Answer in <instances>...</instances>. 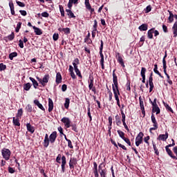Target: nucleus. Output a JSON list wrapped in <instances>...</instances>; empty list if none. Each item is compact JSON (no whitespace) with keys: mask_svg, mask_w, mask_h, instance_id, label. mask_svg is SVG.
Returning a JSON list of instances; mask_svg holds the SVG:
<instances>
[{"mask_svg":"<svg viewBox=\"0 0 177 177\" xmlns=\"http://www.w3.org/2000/svg\"><path fill=\"white\" fill-rule=\"evenodd\" d=\"M62 160V162H60ZM56 162L61 164L62 172L64 174L66 172V164H67V160H66V156H62V154H58L56 158Z\"/></svg>","mask_w":177,"mask_h":177,"instance_id":"f257e3e1","label":"nucleus"},{"mask_svg":"<svg viewBox=\"0 0 177 177\" xmlns=\"http://www.w3.org/2000/svg\"><path fill=\"white\" fill-rule=\"evenodd\" d=\"M151 120L153 124V127L149 129L150 133H151V131H157L158 129V122H157V120L153 113H151Z\"/></svg>","mask_w":177,"mask_h":177,"instance_id":"f03ea898","label":"nucleus"},{"mask_svg":"<svg viewBox=\"0 0 177 177\" xmlns=\"http://www.w3.org/2000/svg\"><path fill=\"white\" fill-rule=\"evenodd\" d=\"M10 154H12V152L9 150V149L3 148L1 150V156H3V158H4L6 161L9 160L10 158Z\"/></svg>","mask_w":177,"mask_h":177,"instance_id":"7ed1b4c3","label":"nucleus"},{"mask_svg":"<svg viewBox=\"0 0 177 177\" xmlns=\"http://www.w3.org/2000/svg\"><path fill=\"white\" fill-rule=\"evenodd\" d=\"M49 78H50L49 74L45 75L43 79H41L39 77H37V81L39 82V84H41L42 86H45V85H46V84L49 82Z\"/></svg>","mask_w":177,"mask_h":177,"instance_id":"20e7f679","label":"nucleus"},{"mask_svg":"<svg viewBox=\"0 0 177 177\" xmlns=\"http://www.w3.org/2000/svg\"><path fill=\"white\" fill-rule=\"evenodd\" d=\"M143 136H145V134L143 132H140L138 136L136 138V146L137 147H139L142 143H143Z\"/></svg>","mask_w":177,"mask_h":177,"instance_id":"39448f33","label":"nucleus"},{"mask_svg":"<svg viewBox=\"0 0 177 177\" xmlns=\"http://www.w3.org/2000/svg\"><path fill=\"white\" fill-rule=\"evenodd\" d=\"M116 69H114L113 71V89H118V77H117V75L115 74Z\"/></svg>","mask_w":177,"mask_h":177,"instance_id":"423d86ee","label":"nucleus"},{"mask_svg":"<svg viewBox=\"0 0 177 177\" xmlns=\"http://www.w3.org/2000/svg\"><path fill=\"white\" fill-rule=\"evenodd\" d=\"M149 89H153V88H154V84L153 83V72L150 73L149 80L147 82V84H146L147 88H149Z\"/></svg>","mask_w":177,"mask_h":177,"instance_id":"0eeeda50","label":"nucleus"},{"mask_svg":"<svg viewBox=\"0 0 177 177\" xmlns=\"http://www.w3.org/2000/svg\"><path fill=\"white\" fill-rule=\"evenodd\" d=\"M61 122H63V124H64V127L66 128H70L71 127V120L68 118L64 117L61 120Z\"/></svg>","mask_w":177,"mask_h":177,"instance_id":"6e6552de","label":"nucleus"},{"mask_svg":"<svg viewBox=\"0 0 177 177\" xmlns=\"http://www.w3.org/2000/svg\"><path fill=\"white\" fill-rule=\"evenodd\" d=\"M78 164V160L75 158H71L69 160V168L70 169H74L75 165Z\"/></svg>","mask_w":177,"mask_h":177,"instance_id":"1a4fd4ad","label":"nucleus"},{"mask_svg":"<svg viewBox=\"0 0 177 177\" xmlns=\"http://www.w3.org/2000/svg\"><path fill=\"white\" fill-rule=\"evenodd\" d=\"M147 71V69L145 67L141 68V72L140 75L142 78V84H146V72Z\"/></svg>","mask_w":177,"mask_h":177,"instance_id":"9d476101","label":"nucleus"},{"mask_svg":"<svg viewBox=\"0 0 177 177\" xmlns=\"http://www.w3.org/2000/svg\"><path fill=\"white\" fill-rule=\"evenodd\" d=\"M57 138V131H53L49 136V140L50 143H54L56 142V139Z\"/></svg>","mask_w":177,"mask_h":177,"instance_id":"9b49d317","label":"nucleus"},{"mask_svg":"<svg viewBox=\"0 0 177 177\" xmlns=\"http://www.w3.org/2000/svg\"><path fill=\"white\" fill-rule=\"evenodd\" d=\"M168 136H169V134L168 132H165V134H160L157 138L158 140H162V142H165L168 139Z\"/></svg>","mask_w":177,"mask_h":177,"instance_id":"f8f14e48","label":"nucleus"},{"mask_svg":"<svg viewBox=\"0 0 177 177\" xmlns=\"http://www.w3.org/2000/svg\"><path fill=\"white\" fill-rule=\"evenodd\" d=\"M49 142H50V140H49V136L48 135V133H46L45 135V138L43 142V146L44 147H49Z\"/></svg>","mask_w":177,"mask_h":177,"instance_id":"ddd939ff","label":"nucleus"},{"mask_svg":"<svg viewBox=\"0 0 177 177\" xmlns=\"http://www.w3.org/2000/svg\"><path fill=\"white\" fill-rule=\"evenodd\" d=\"M58 31H59V32L66 34V35H68L71 31V29H70V28H59Z\"/></svg>","mask_w":177,"mask_h":177,"instance_id":"4468645a","label":"nucleus"},{"mask_svg":"<svg viewBox=\"0 0 177 177\" xmlns=\"http://www.w3.org/2000/svg\"><path fill=\"white\" fill-rule=\"evenodd\" d=\"M165 150L166 152L167 153L168 156H169V157H171V158H173V160H177V156L176 155H174V153H172V151L171 150V149L168 148V147H165Z\"/></svg>","mask_w":177,"mask_h":177,"instance_id":"2eb2a0df","label":"nucleus"},{"mask_svg":"<svg viewBox=\"0 0 177 177\" xmlns=\"http://www.w3.org/2000/svg\"><path fill=\"white\" fill-rule=\"evenodd\" d=\"M9 7H10V12H11V15L12 16H16V13L15 12V4L13 3V1L10 0L9 1Z\"/></svg>","mask_w":177,"mask_h":177,"instance_id":"dca6fc26","label":"nucleus"},{"mask_svg":"<svg viewBox=\"0 0 177 177\" xmlns=\"http://www.w3.org/2000/svg\"><path fill=\"white\" fill-rule=\"evenodd\" d=\"M171 30L173 31L174 38L177 37V21L174 24Z\"/></svg>","mask_w":177,"mask_h":177,"instance_id":"f3484780","label":"nucleus"},{"mask_svg":"<svg viewBox=\"0 0 177 177\" xmlns=\"http://www.w3.org/2000/svg\"><path fill=\"white\" fill-rule=\"evenodd\" d=\"M20 118H12V124L15 127H20Z\"/></svg>","mask_w":177,"mask_h":177,"instance_id":"a211bd4d","label":"nucleus"},{"mask_svg":"<svg viewBox=\"0 0 177 177\" xmlns=\"http://www.w3.org/2000/svg\"><path fill=\"white\" fill-rule=\"evenodd\" d=\"M115 124H116L117 127H120V125H121L122 124V122L121 121V116H120L118 114H117L115 116Z\"/></svg>","mask_w":177,"mask_h":177,"instance_id":"6ab92c4d","label":"nucleus"},{"mask_svg":"<svg viewBox=\"0 0 177 177\" xmlns=\"http://www.w3.org/2000/svg\"><path fill=\"white\" fill-rule=\"evenodd\" d=\"M154 30H156V28H152L147 32V37L149 39H153V34H154Z\"/></svg>","mask_w":177,"mask_h":177,"instance_id":"aec40b11","label":"nucleus"},{"mask_svg":"<svg viewBox=\"0 0 177 177\" xmlns=\"http://www.w3.org/2000/svg\"><path fill=\"white\" fill-rule=\"evenodd\" d=\"M34 104L40 109V110H42V111H45V108L42 105V104L39 103V101L38 100H34Z\"/></svg>","mask_w":177,"mask_h":177,"instance_id":"412c9836","label":"nucleus"},{"mask_svg":"<svg viewBox=\"0 0 177 177\" xmlns=\"http://www.w3.org/2000/svg\"><path fill=\"white\" fill-rule=\"evenodd\" d=\"M53 111V100L51 98H48V112Z\"/></svg>","mask_w":177,"mask_h":177,"instance_id":"4be33fe9","label":"nucleus"},{"mask_svg":"<svg viewBox=\"0 0 177 177\" xmlns=\"http://www.w3.org/2000/svg\"><path fill=\"white\" fill-rule=\"evenodd\" d=\"M26 128L28 132H30V133H34V132H35V129L34 127L31 126V124L30 123H27Z\"/></svg>","mask_w":177,"mask_h":177,"instance_id":"5701e85b","label":"nucleus"},{"mask_svg":"<svg viewBox=\"0 0 177 177\" xmlns=\"http://www.w3.org/2000/svg\"><path fill=\"white\" fill-rule=\"evenodd\" d=\"M8 41H13V39H15V32H12V33L10 35H9L8 37H4V41H6V42H8Z\"/></svg>","mask_w":177,"mask_h":177,"instance_id":"b1692460","label":"nucleus"},{"mask_svg":"<svg viewBox=\"0 0 177 177\" xmlns=\"http://www.w3.org/2000/svg\"><path fill=\"white\" fill-rule=\"evenodd\" d=\"M32 28L36 35H42V33H43L42 30H41L39 28H37L36 26H32Z\"/></svg>","mask_w":177,"mask_h":177,"instance_id":"393cba45","label":"nucleus"},{"mask_svg":"<svg viewBox=\"0 0 177 177\" xmlns=\"http://www.w3.org/2000/svg\"><path fill=\"white\" fill-rule=\"evenodd\" d=\"M62 73H60V72L57 73L55 82L57 84H60L62 82Z\"/></svg>","mask_w":177,"mask_h":177,"instance_id":"a878e982","label":"nucleus"},{"mask_svg":"<svg viewBox=\"0 0 177 177\" xmlns=\"http://www.w3.org/2000/svg\"><path fill=\"white\" fill-rule=\"evenodd\" d=\"M148 27L149 26L147 25V24H142L141 26H139L138 30H140V31H147Z\"/></svg>","mask_w":177,"mask_h":177,"instance_id":"bb28decb","label":"nucleus"},{"mask_svg":"<svg viewBox=\"0 0 177 177\" xmlns=\"http://www.w3.org/2000/svg\"><path fill=\"white\" fill-rule=\"evenodd\" d=\"M66 12L69 19H75V15H74V13L73 12V11H71V10L66 9Z\"/></svg>","mask_w":177,"mask_h":177,"instance_id":"cd10ccee","label":"nucleus"},{"mask_svg":"<svg viewBox=\"0 0 177 177\" xmlns=\"http://www.w3.org/2000/svg\"><path fill=\"white\" fill-rule=\"evenodd\" d=\"M29 80L32 82L34 88L37 89V88H38V82H37V80L32 77H30Z\"/></svg>","mask_w":177,"mask_h":177,"instance_id":"c85d7f7f","label":"nucleus"},{"mask_svg":"<svg viewBox=\"0 0 177 177\" xmlns=\"http://www.w3.org/2000/svg\"><path fill=\"white\" fill-rule=\"evenodd\" d=\"M153 71L156 74H157L158 75H159V77H160V78H164V76L161 75V73H160V71H158V66L157 64L154 65V68H153Z\"/></svg>","mask_w":177,"mask_h":177,"instance_id":"c756f323","label":"nucleus"},{"mask_svg":"<svg viewBox=\"0 0 177 177\" xmlns=\"http://www.w3.org/2000/svg\"><path fill=\"white\" fill-rule=\"evenodd\" d=\"M169 16L168 18L169 23H173L174 22V17L175 15H174V13L171 12V11L168 10Z\"/></svg>","mask_w":177,"mask_h":177,"instance_id":"7c9ffc66","label":"nucleus"},{"mask_svg":"<svg viewBox=\"0 0 177 177\" xmlns=\"http://www.w3.org/2000/svg\"><path fill=\"white\" fill-rule=\"evenodd\" d=\"M152 113H156V115H158L161 113V110L158 106H153L152 107Z\"/></svg>","mask_w":177,"mask_h":177,"instance_id":"2f4dec72","label":"nucleus"},{"mask_svg":"<svg viewBox=\"0 0 177 177\" xmlns=\"http://www.w3.org/2000/svg\"><path fill=\"white\" fill-rule=\"evenodd\" d=\"M162 103L166 109V110H167L168 111H170V113H174V110H172V108H171V106H169V105L167 103H165V102L162 101Z\"/></svg>","mask_w":177,"mask_h":177,"instance_id":"473e14b6","label":"nucleus"},{"mask_svg":"<svg viewBox=\"0 0 177 177\" xmlns=\"http://www.w3.org/2000/svg\"><path fill=\"white\" fill-rule=\"evenodd\" d=\"M113 93L115 100H119L118 95H120V91L118 89H113Z\"/></svg>","mask_w":177,"mask_h":177,"instance_id":"72a5a7b5","label":"nucleus"},{"mask_svg":"<svg viewBox=\"0 0 177 177\" xmlns=\"http://www.w3.org/2000/svg\"><path fill=\"white\" fill-rule=\"evenodd\" d=\"M90 81H88V88L92 89L93 88V77H90Z\"/></svg>","mask_w":177,"mask_h":177,"instance_id":"f704fd0d","label":"nucleus"},{"mask_svg":"<svg viewBox=\"0 0 177 177\" xmlns=\"http://www.w3.org/2000/svg\"><path fill=\"white\" fill-rule=\"evenodd\" d=\"M14 57H17V52H13L9 54L10 60H13Z\"/></svg>","mask_w":177,"mask_h":177,"instance_id":"c9c22d12","label":"nucleus"},{"mask_svg":"<svg viewBox=\"0 0 177 177\" xmlns=\"http://www.w3.org/2000/svg\"><path fill=\"white\" fill-rule=\"evenodd\" d=\"M116 59H117L118 63H122V62H124V59H122V57L121 56V54H120V53H117Z\"/></svg>","mask_w":177,"mask_h":177,"instance_id":"e433bc0d","label":"nucleus"},{"mask_svg":"<svg viewBox=\"0 0 177 177\" xmlns=\"http://www.w3.org/2000/svg\"><path fill=\"white\" fill-rule=\"evenodd\" d=\"M87 115L90 119L89 122H92V115H91V104H89L88 107Z\"/></svg>","mask_w":177,"mask_h":177,"instance_id":"4c0bfd02","label":"nucleus"},{"mask_svg":"<svg viewBox=\"0 0 177 177\" xmlns=\"http://www.w3.org/2000/svg\"><path fill=\"white\" fill-rule=\"evenodd\" d=\"M23 115V109H19L17 111V113L16 115V117L17 118H21V116Z\"/></svg>","mask_w":177,"mask_h":177,"instance_id":"58836bf2","label":"nucleus"},{"mask_svg":"<svg viewBox=\"0 0 177 177\" xmlns=\"http://www.w3.org/2000/svg\"><path fill=\"white\" fill-rule=\"evenodd\" d=\"M71 127L72 131H74V132L78 133V128L77 127V124H71Z\"/></svg>","mask_w":177,"mask_h":177,"instance_id":"ea45409f","label":"nucleus"},{"mask_svg":"<svg viewBox=\"0 0 177 177\" xmlns=\"http://www.w3.org/2000/svg\"><path fill=\"white\" fill-rule=\"evenodd\" d=\"M163 71L167 77V78H169V75L167 73V64H165V61H164L163 64Z\"/></svg>","mask_w":177,"mask_h":177,"instance_id":"a19ab883","label":"nucleus"},{"mask_svg":"<svg viewBox=\"0 0 177 177\" xmlns=\"http://www.w3.org/2000/svg\"><path fill=\"white\" fill-rule=\"evenodd\" d=\"M120 138H121V139H124L125 138V133H124V131H121V130H118L117 131Z\"/></svg>","mask_w":177,"mask_h":177,"instance_id":"79ce46f5","label":"nucleus"},{"mask_svg":"<svg viewBox=\"0 0 177 177\" xmlns=\"http://www.w3.org/2000/svg\"><path fill=\"white\" fill-rule=\"evenodd\" d=\"M59 12L61 13V16L62 17H64V16H65V15H64V8L62 5H59Z\"/></svg>","mask_w":177,"mask_h":177,"instance_id":"37998d69","label":"nucleus"},{"mask_svg":"<svg viewBox=\"0 0 177 177\" xmlns=\"http://www.w3.org/2000/svg\"><path fill=\"white\" fill-rule=\"evenodd\" d=\"M149 102L151 104H152V107H157L158 105L157 104V98H155L153 101H151V100H149Z\"/></svg>","mask_w":177,"mask_h":177,"instance_id":"c03bdc74","label":"nucleus"},{"mask_svg":"<svg viewBox=\"0 0 177 177\" xmlns=\"http://www.w3.org/2000/svg\"><path fill=\"white\" fill-rule=\"evenodd\" d=\"M64 107L65 109H68L70 107V99L66 98L65 103H64Z\"/></svg>","mask_w":177,"mask_h":177,"instance_id":"a18cd8bd","label":"nucleus"},{"mask_svg":"<svg viewBox=\"0 0 177 177\" xmlns=\"http://www.w3.org/2000/svg\"><path fill=\"white\" fill-rule=\"evenodd\" d=\"M84 4L86 6V9H91V8H92V6H91V3H89V0H85Z\"/></svg>","mask_w":177,"mask_h":177,"instance_id":"49530a36","label":"nucleus"},{"mask_svg":"<svg viewBox=\"0 0 177 177\" xmlns=\"http://www.w3.org/2000/svg\"><path fill=\"white\" fill-rule=\"evenodd\" d=\"M151 5H149L147 6L146 8L144 9V12L145 13H149V12H151Z\"/></svg>","mask_w":177,"mask_h":177,"instance_id":"de8ad7c7","label":"nucleus"},{"mask_svg":"<svg viewBox=\"0 0 177 177\" xmlns=\"http://www.w3.org/2000/svg\"><path fill=\"white\" fill-rule=\"evenodd\" d=\"M109 127L108 129H111L113 125V118L111 116L109 117Z\"/></svg>","mask_w":177,"mask_h":177,"instance_id":"09e8293b","label":"nucleus"},{"mask_svg":"<svg viewBox=\"0 0 177 177\" xmlns=\"http://www.w3.org/2000/svg\"><path fill=\"white\" fill-rule=\"evenodd\" d=\"M120 113L122 115V122H124L126 121L125 113H124V111L122 109H120Z\"/></svg>","mask_w":177,"mask_h":177,"instance_id":"8fccbe9b","label":"nucleus"},{"mask_svg":"<svg viewBox=\"0 0 177 177\" xmlns=\"http://www.w3.org/2000/svg\"><path fill=\"white\" fill-rule=\"evenodd\" d=\"M21 24H23L21 22H18L17 27L15 28V31L17 32H19V31H20V29L21 28Z\"/></svg>","mask_w":177,"mask_h":177,"instance_id":"3c124183","label":"nucleus"},{"mask_svg":"<svg viewBox=\"0 0 177 177\" xmlns=\"http://www.w3.org/2000/svg\"><path fill=\"white\" fill-rule=\"evenodd\" d=\"M26 111L28 113H32V106L30 104H28L26 107Z\"/></svg>","mask_w":177,"mask_h":177,"instance_id":"603ef678","label":"nucleus"},{"mask_svg":"<svg viewBox=\"0 0 177 177\" xmlns=\"http://www.w3.org/2000/svg\"><path fill=\"white\" fill-rule=\"evenodd\" d=\"M101 177H106V169H104L103 170H101L99 171Z\"/></svg>","mask_w":177,"mask_h":177,"instance_id":"864d4df0","label":"nucleus"},{"mask_svg":"<svg viewBox=\"0 0 177 177\" xmlns=\"http://www.w3.org/2000/svg\"><path fill=\"white\" fill-rule=\"evenodd\" d=\"M93 31H97V21L96 19L94 20V25L93 26Z\"/></svg>","mask_w":177,"mask_h":177,"instance_id":"5fc2aeb1","label":"nucleus"},{"mask_svg":"<svg viewBox=\"0 0 177 177\" xmlns=\"http://www.w3.org/2000/svg\"><path fill=\"white\" fill-rule=\"evenodd\" d=\"M80 64V59L78 58H75L73 62V67L75 66H78Z\"/></svg>","mask_w":177,"mask_h":177,"instance_id":"6e6d98bb","label":"nucleus"},{"mask_svg":"<svg viewBox=\"0 0 177 177\" xmlns=\"http://www.w3.org/2000/svg\"><path fill=\"white\" fill-rule=\"evenodd\" d=\"M6 70V65L3 64V63L0 64V71H3Z\"/></svg>","mask_w":177,"mask_h":177,"instance_id":"4d7b16f0","label":"nucleus"},{"mask_svg":"<svg viewBox=\"0 0 177 177\" xmlns=\"http://www.w3.org/2000/svg\"><path fill=\"white\" fill-rule=\"evenodd\" d=\"M103 167L104 168V167H106V165H104V162H102L101 164L99 165L98 166V171H103Z\"/></svg>","mask_w":177,"mask_h":177,"instance_id":"13d9d810","label":"nucleus"},{"mask_svg":"<svg viewBox=\"0 0 177 177\" xmlns=\"http://www.w3.org/2000/svg\"><path fill=\"white\" fill-rule=\"evenodd\" d=\"M17 5H18V6H20V8H24L26 6V4L21 1H17Z\"/></svg>","mask_w":177,"mask_h":177,"instance_id":"bf43d9fd","label":"nucleus"},{"mask_svg":"<svg viewBox=\"0 0 177 177\" xmlns=\"http://www.w3.org/2000/svg\"><path fill=\"white\" fill-rule=\"evenodd\" d=\"M76 75H77V77H79V78H80V80H82V75H81V71L79 70L77 71H75Z\"/></svg>","mask_w":177,"mask_h":177,"instance_id":"052dcab7","label":"nucleus"},{"mask_svg":"<svg viewBox=\"0 0 177 177\" xmlns=\"http://www.w3.org/2000/svg\"><path fill=\"white\" fill-rule=\"evenodd\" d=\"M100 64L102 70H104V58H101Z\"/></svg>","mask_w":177,"mask_h":177,"instance_id":"680f3d73","label":"nucleus"},{"mask_svg":"<svg viewBox=\"0 0 177 177\" xmlns=\"http://www.w3.org/2000/svg\"><path fill=\"white\" fill-rule=\"evenodd\" d=\"M68 142V147L70 149H74V147L73 146V142H71V140H67Z\"/></svg>","mask_w":177,"mask_h":177,"instance_id":"e2e57ef3","label":"nucleus"},{"mask_svg":"<svg viewBox=\"0 0 177 177\" xmlns=\"http://www.w3.org/2000/svg\"><path fill=\"white\" fill-rule=\"evenodd\" d=\"M53 41H57L59 39V34L58 33H54L53 36Z\"/></svg>","mask_w":177,"mask_h":177,"instance_id":"0e129e2a","label":"nucleus"},{"mask_svg":"<svg viewBox=\"0 0 177 177\" xmlns=\"http://www.w3.org/2000/svg\"><path fill=\"white\" fill-rule=\"evenodd\" d=\"M123 140L126 142V143H127V145H129V146H131V140H129V138H123Z\"/></svg>","mask_w":177,"mask_h":177,"instance_id":"69168bd1","label":"nucleus"},{"mask_svg":"<svg viewBox=\"0 0 177 177\" xmlns=\"http://www.w3.org/2000/svg\"><path fill=\"white\" fill-rule=\"evenodd\" d=\"M31 88V83H26L24 85V89H30Z\"/></svg>","mask_w":177,"mask_h":177,"instance_id":"338daca9","label":"nucleus"},{"mask_svg":"<svg viewBox=\"0 0 177 177\" xmlns=\"http://www.w3.org/2000/svg\"><path fill=\"white\" fill-rule=\"evenodd\" d=\"M8 172L9 174H15L16 172V170L13 169L12 167H8Z\"/></svg>","mask_w":177,"mask_h":177,"instance_id":"774afa93","label":"nucleus"}]
</instances>
